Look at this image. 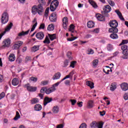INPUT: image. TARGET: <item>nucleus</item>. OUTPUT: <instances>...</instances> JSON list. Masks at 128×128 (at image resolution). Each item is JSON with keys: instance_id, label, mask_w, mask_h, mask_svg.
<instances>
[{"instance_id": "1", "label": "nucleus", "mask_w": 128, "mask_h": 128, "mask_svg": "<svg viewBox=\"0 0 128 128\" xmlns=\"http://www.w3.org/2000/svg\"><path fill=\"white\" fill-rule=\"evenodd\" d=\"M61 82H58L52 85V86L49 88H42L40 90V92H46V94H50L52 92H54L56 90V88L58 86Z\"/></svg>"}, {"instance_id": "2", "label": "nucleus", "mask_w": 128, "mask_h": 128, "mask_svg": "<svg viewBox=\"0 0 128 128\" xmlns=\"http://www.w3.org/2000/svg\"><path fill=\"white\" fill-rule=\"evenodd\" d=\"M44 10V8L42 7V4H39L38 6L34 5L32 8V12L33 14H38L40 16H42Z\"/></svg>"}, {"instance_id": "3", "label": "nucleus", "mask_w": 128, "mask_h": 128, "mask_svg": "<svg viewBox=\"0 0 128 128\" xmlns=\"http://www.w3.org/2000/svg\"><path fill=\"white\" fill-rule=\"evenodd\" d=\"M108 24L111 28L108 30L109 32H118V29L117 28L118 23L116 20H110Z\"/></svg>"}, {"instance_id": "4", "label": "nucleus", "mask_w": 128, "mask_h": 128, "mask_svg": "<svg viewBox=\"0 0 128 128\" xmlns=\"http://www.w3.org/2000/svg\"><path fill=\"white\" fill-rule=\"evenodd\" d=\"M8 13L6 12V11H5L4 12V13L2 14V16L1 18V22L2 24H6L8 22Z\"/></svg>"}, {"instance_id": "5", "label": "nucleus", "mask_w": 128, "mask_h": 128, "mask_svg": "<svg viewBox=\"0 0 128 128\" xmlns=\"http://www.w3.org/2000/svg\"><path fill=\"white\" fill-rule=\"evenodd\" d=\"M104 124L102 122H92L90 124L91 128H102Z\"/></svg>"}, {"instance_id": "6", "label": "nucleus", "mask_w": 128, "mask_h": 128, "mask_svg": "<svg viewBox=\"0 0 128 128\" xmlns=\"http://www.w3.org/2000/svg\"><path fill=\"white\" fill-rule=\"evenodd\" d=\"M24 42L22 41H18L14 42V44L12 46L13 50H18L20 46H22Z\"/></svg>"}, {"instance_id": "7", "label": "nucleus", "mask_w": 128, "mask_h": 128, "mask_svg": "<svg viewBox=\"0 0 128 128\" xmlns=\"http://www.w3.org/2000/svg\"><path fill=\"white\" fill-rule=\"evenodd\" d=\"M58 18V16H56V12H52L50 16L49 17V20L52 22H56V20Z\"/></svg>"}, {"instance_id": "8", "label": "nucleus", "mask_w": 128, "mask_h": 128, "mask_svg": "<svg viewBox=\"0 0 128 128\" xmlns=\"http://www.w3.org/2000/svg\"><path fill=\"white\" fill-rule=\"evenodd\" d=\"M62 22L63 28L64 30H66V28H68V17L65 16L63 18Z\"/></svg>"}, {"instance_id": "9", "label": "nucleus", "mask_w": 128, "mask_h": 128, "mask_svg": "<svg viewBox=\"0 0 128 128\" xmlns=\"http://www.w3.org/2000/svg\"><path fill=\"white\" fill-rule=\"evenodd\" d=\"M24 88H27L28 90V92H36V87H32V86H30V84H27L24 86Z\"/></svg>"}, {"instance_id": "10", "label": "nucleus", "mask_w": 128, "mask_h": 128, "mask_svg": "<svg viewBox=\"0 0 128 128\" xmlns=\"http://www.w3.org/2000/svg\"><path fill=\"white\" fill-rule=\"evenodd\" d=\"M36 36L38 40H44V32H40L36 34Z\"/></svg>"}, {"instance_id": "11", "label": "nucleus", "mask_w": 128, "mask_h": 128, "mask_svg": "<svg viewBox=\"0 0 128 128\" xmlns=\"http://www.w3.org/2000/svg\"><path fill=\"white\" fill-rule=\"evenodd\" d=\"M12 22H10V24H8L6 27L5 28V30L4 32H2V33L4 34H6V32H10V29L12 28Z\"/></svg>"}, {"instance_id": "12", "label": "nucleus", "mask_w": 128, "mask_h": 128, "mask_svg": "<svg viewBox=\"0 0 128 128\" xmlns=\"http://www.w3.org/2000/svg\"><path fill=\"white\" fill-rule=\"evenodd\" d=\"M120 88L122 90L126 92V90H128V84L126 82L122 83L120 85Z\"/></svg>"}, {"instance_id": "13", "label": "nucleus", "mask_w": 128, "mask_h": 128, "mask_svg": "<svg viewBox=\"0 0 128 128\" xmlns=\"http://www.w3.org/2000/svg\"><path fill=\"white\" fill-rule=\"evenodd\" d=\"M96 16L98 20H100V22H104V20H106V18H104V16L100 14H96Z\"/></svg>"}, {"instance_id": "14", "label": "nucleus", "mask_w": 128, "mask_h": 128, "mask_svg": "<svg viewBox=\"0 0 128 128\" xmlns=\"http://www.w3.org/2000/svg\"><path fill=\"white\" fill-rule=\"evenodd\" d=\"M2 46L5 47H8L10 44V39H6L2 42Z\"/></svg>"}, {"instance_id": "15", "label": "nucleus", "mask_w": 128, "mask_h": 128, "mask_svg": "<svg viewBox=\"0 0 128 128\" xmlns=\"http://www.w3.org/2000/svg\"><path fill=\"white\" fill-rule=\"evenodd\" d=\"M32 24H34V25L32 26V28L30 30V32H34V30L38 26V22L36 21V18H34V19L32 21Z\"/></svg>"}, {"instance_id": "16", "label": "nucleus", "mask_w": 128, "mask_h": 128, "mask_svg": "<svg viewBox=\"0 0 128 128\" xmlns=\"http://www.w3.org/2000/svg\"><path fill=\"white\" fill-rule=\"evenodd\" d=\"M62 76V74L60 72H56L52 76V80H60Z\"/></svg>"}, {"instance_id": "17", "label": "nucleus", "mask_w": 128, "mask_h": 128, "mask_svg": "<svg viewBox=\"0 0 128 128\" xmlns=\"http://www.w3.org/2000/svg\"><path fill=\"white\" fill-rule=\"evenodd\" d=\"M40 45L34 46L31 48V51L32 52H36L40 50Z\"/></svg>"}, {"instance_id": "18", "label": "nucleus", "mask_w": 128, "mask_h": 128, "mask_svg": "<svg viewBox=\"0 0 128 128\" xmlns=\"http://www.w3.org/2000/svg\"><path fill=\"white\" fill-rule=\"evenodd\" d=\"M110 32L112 33L110 35V38H112V40H116V38H118V36L116 34L118 32Z\"/></svg>"}, {"instance_id": "19", "label": "nucleus", "mask_w": 128, "mask_h": 128, "mask_svg": "<svg viewBox=\"0 0 128 128\" xmlns=\"http://www.w3.org/2000/svg\"><path fill=\"white\" fill-rule=\"evenodd\" d=\"M28 32H30V30L25 32L24 31H22L21 32L18 34V36H19V38H22V36L28 34Z\"/></svg>"}, {"instance_id": "20", "label": "nucleus", "mask_w": 128, "mask_h": 128, "mask_svg": "<svg viewBox=\"0 0 128 128\" xmlns=\"http://www.w3.org/2000/svg\"><path fill=\"white\" fill-rule=\"evenodd\" d=\"M52 112L53 114H58V112H60V107L58 106H54L52 109Z\"/></svg>"}, {"instance_id": "21", "label": "nucleus", "mask_w": 128, "mask_h": 128, "mask_svg": "<svg viewBox=\"0 0 128 128\" xmlns=\"http://www.w3.org/2000/svg\"><path fill=\"white\" fill-rule=\"evenodd\" d=\"M122 58L124 60H127L128 58V49L127 50H125L124 51H122Z\"/></svg>"}, {"instance_id": "22", "label": "nucleus", "mask_w": 128, "mask_h": 128, "mask_svg": "<svg viewBox=\"0 0 128 128\" xmlns=\"http://www.w3.org/2000/svg\"><path fill=\"white\" fill-rule=\"evenodd\" d=\"M116 89V83L114 82L111 84L110 86V90L111 92H114Z\"/></svg>"}, {"instance_id": "23", "label": "nucleus", "mask_w": 128, "mask_h": 128, "mask_svg": "<svg viewBox=\"0 0 128 128\" xmlns=\"http://www.w3.org/2000/svg\"><path fill=\"white\" fill-rule=\"evenodd\" d=\"M74 74V71L72 70L71 72L69 74L66 76L62 80H66V78H72V76Z\"/></svg>"}, {"instance_id": "24", "label": "nucleus", "mask_w": 128, "mask_h": 128, "mask_svg": "<svg viewBox=\"0 0 128 128\" xmlns=\"http://www.w3.org/2000/svg\"><path fill=\"white\" fill-rule=\"evenodd\" d=\"M48 36L50 39V40H54L56 39V34H48Z\"/></svg>"}, {"instance_id": "25", "label": "nucleus", "mask_w": 128, "mask_h": 128, "mask_svg": "<svg viewBox=\"0 0 128 128\" xmlns=\"http://www.w3.org/2000/svg\"><path fill=\"white\" fill-rule=\"evenodd\" d=\"M52 100V98L46 97L44 100V106H46Z\"/></svg>"}, {"instance_id": "26", "label": "nucleus", "mask_w": 128, "mask_h": 128, "mask_svg": "<svg viewBox=\"0 0 128 128\" xmlns=\"http://www.w3.org/2000/svg\"><path fill=\"white\" fill-rule=\"evenodd\" d=\"M104 12H110L112 10V8L110 5H107L105 6V8H104Z\"/></svg>"}, {"instance_id": "27", "label": "nucleus", "mask_w": 128, "mask_h": 128, "mask_svg": "<svg viewBox=\"0 0 128 128\" xmlns=\"http://www.w3.org/2000/svg\"><path fill=\"white\" fill-rule=\"evenodd\" d=\"M94 101L92 100H89L88 102V104H87V108H94Z\"/></svg>"}, {"instance_id": "28", "label": "nucleus", "mask_w": 128, "mask_h": 128, "mask_svg": "<svg viewBox=\"0 0 128 128\" xmlns=\"http://www.w3.org/2000/svg\"><path fill=\"white\" fill-rule=\"evenodd\" d=\"M116 14H117L118 15V16H119V18H120V20H124V17L122 16V14L120 12V10H116Z\"/></svg>"}, {"instance_id": "29", "label": "nucleus", "mask_w": 128, "mask_h": 128, "mask_svg": "<svg viewBox=\"0 0 128 128\" xmlns=\"http://www.w3.org/2000/svg\"><path fill=\"white\" fill-rule=\"evenodd\" d=\"M87 26L89 28H94V22L92 21H89L87 23Z\"/></svg>"}, {"instance_id": "30", "label": "nucleus", "mask_w": 128, "mask_h": 128, "mask_svg": "<svg viewBox=\"0 0 128 128\" xmlns=\"http://www.w3.org/2000/svg\"><path fill=\"white\" fill-rule=\"evenodd\" d=\"M86 84L87 86H90V88H94V82H92L91 81H86Z\"/></svg>"}, {"instance_id": "31", "label": "nucleus", "mask_w": 128, "mask_h": 128, "mask_svg": "<svg viewBox=\"0 0 128 128\" xmlns=\"http://www.w3.org/2000/svg\"><path fill=\"white\" fill-rule=\"evenodd\" d=\"M51 4L54 6L55 8L58 6V0H54L52 2Z\"/></svg>"}, {"instance_id": "32", "label": "nucleus", "mask_w": 128, "mask_h": 128, "mask_svg": "<svg viewBox=\"0 0 128 128\" xmlns=\"http://www.w3.org/2000/svg\"><path fill=\"white\" fill-rule=\"evenodd\" d=\"M8 58L10 62H14V60H16V56L14 54H10Z\"/></svg>"}, {"instance_id": "33", "label": "nucleus", "mask_w": 128, "mask_h": 128, "mask_svg": "<svg viewBox=\"0 0 128 128\" xmlns=\"http://www.w3.org/2000/svg\"><path fill=\"white\" fill-rule=\"evenodd\" d=\"M42 106L40 104H37L34 106V110H35L40 111L42 110Z\"/></svg>"}, {"instance_id": "34", "label": "nucleus", "mask_w": 128, "mask_h": 128, "mask_svg": "<svg viewBox=\"0 0 128 128\" xmlns=\"http://www.w3.org/2000/svg\"><path fill=\"white\" fill-rule=\"evenodd\" d=\"M70 60H64V64H63L62 67L66 68V66H68V64H70Z\"/></svg>"}, {"instance_id": "35", "label": "nucleus", "mask_w": 128, "mask_h": 128, "mask_svg": "<svg viewBox=\"0 0 128 128\" xmlns=\"http://www.w3.org/2000/svg\"><path fill=\"white\" fill-rule=\"evenodd\" d=\"M106 48L108 52H111V50H114V46H112V44H108L106 46Z\"/></svg>"}, {"instance_id": "36", "label": "nucleus", "mask_w": 128, "mask_h": 128, "mask_svg": "<svg viewBox=\"0 0 128 128\" xmlns=\"http://www.w3.org/2000/svg\"><path fill=\"white\" fill-rule=\"evenodd\" d=\"M43 42L44 44H50V40L48 36H46L44 40L43 41Z\"/></svg>"}, {"instance_id": "37", "label": "nucleus", "mask_w": 128, "mask_h": 128, "mask_svg": "<svg viewBox=\"0 0 128 128\" xmlns=\"http://www.w3.org/2000/svg\"><path fill=\"white\" fill-rule=\"evenodd\" d=\"M38 98H34L31 100V104H38Z\"/></svg>"}, {"instance_id": "38", "label": "nucleus", "mask_w": 128, "mask_h": 128, "mask_svg": "<svg viewBox=\"0 0 128 128\" xmlns=\"http://www.w3.org/2000/svg\"><path fill=\"white\" fill-rule=\"evenodd\" d=\"M74 24H72L70 26V28L68 29L69 32H74Z\"/></svg>"}, {"instance_id": "39", "label": "nucleus", "mask_w": 128, "mask_h": 128, "mask_svg": "<svg viewBox=\"0 0 128 128\" xmlns=\"http://www.w3.org/2000/svg\"><path fill=\"white\" fill-rule=\"evenodd\" d=\"M54 30V26L52 25H48V30H49V32H52Z\"/></svg>"}, {"instance_id": "40", "label": "nucleus", "mask_w": 128, "mask_h": 128, "mask_svg": "<svg viewBox=\"0 0 128 128\" xmlns=\"http://www.w3.org/2000/svg\"><path fill=\"white\" fill-rule=\"evenodd\" d=\"M18 118H20V113H18V112H16V116L14 118V120H18Z\"/></svg>"}, {"instance_id": "41", "label": "nucleus", "mask_w": 128, "mask_h": 128, "mask_svg": "<svg viewBox=\"0 0 128 128\" xmlns=\"http://www.w3.org/2000/svg\"><path fill=\"white\" fill-rule=\"evenodd\" d=\"M50 12V8H47L45 10V12L44 14V16L46 18H48V13Z\"/></svg>"}, {"instance_id": "42", "label": "nucleus", "mask_w": 128, "mask_h": 128, "mask_svg": "<svg viewBox=\"0 0 128 128\" xmlns=\"http://www.w3.org/2000/svg\"><path fill=\"white\" fill-rule=\"evenodd\" d=\"M121 50H122V52H124V50H128V46L126 44H123L121 46Z\"/></svg>"}, {"instance_id": "43", "label": "nucleus", "mask_w": 128, "mask_h": 128, "mask_svg": "<svg viewBox=\"0 0 128 128\" xmlns=\"http://www.w3.org/2000/svg\"><path fill=\"white\" fill-rule=\"evenodd\" d=\"M89 2L90 4H91V5L92 6H93V8H96L98 6L96 5V4L92 0H89Z\"/></svg>"}, {"instance_id": "44", "label": "nucleus", "mask_w": 128, "mask_h": 128, "mask_svg": "<svg viewBox=\"0 0 128 128\" xmlns=\"http://www.w3.org/2000/svg\"><path fill=\"white\" fill-rule=\"evenodd\" d=\"M12 86H18L20 84V81L18 80H12Z\"/></svg>"}, {"instance_id": "45", "label": "nucleus", "mask_w": 128, "mask_h": 128, "mask_svg": "<svg viewBox=\"0 0 128 128\" xmlns=\"http://www.w3.org/2000/svg\"><path fill=\"white\" fill-rule=\"evenodd\" d=\"M98 60H94L92 61L93 66H98Z\"/></svg>"}, {"instance_id": "46", "label": "nucleus", "mask_w": 128, "mask_h": 128, "mask_svg": "<svg viewBox=\"0 0 128 128\" xmlns=\"http://www.w3.org/2000/svg\"><path fill=\"white\" fill-rule=\"evenodd\" d=\"M76 61H72L70 62V68H74V66H76Z\"/></svg>"}, {"instance_id": "47", "label": "nucleus", "mask_w": 128, "mask_h": 128, "mask_svg": "<svg viewBox=\"0 0 128 128\" xmlns=\"http://www.w3.org/2000/svg\"><path fill=\"white\" fill-rule=\"evenodd\" d=\"M48 84H50V82L46 80H43L41 82L42 86H48Z\"/></svg>"}, {"instance_id": "48", "label": "nucleus", "mask_w": 128, "mask_h": 128, "mask_svg": "<svg viewBox=\"0 0 128 128\" xmlns=\"http://www.w3.org/2000/svg\"><path fill=\"white\" fill-rule=\"evenodd\" d=\"M88 52L87 53L88 54H94V50L92 48H88Z\"/></svg>"}, {"instance_id": "49", "label": "nucleus", "mask_w": 128, "mask_h": 128, "mask_svg": "<svg viewBox=\"0 0 128 128\" xmlns=\"http://www.w3.org/2000/svg\"><path fill=\"white\" fill-rule=\"evenodd\" d=\"M56 9V7H55L53 5H52V4H50V10H51V12H54V10Z\"/></svg>"}, {"instance_id": "50", "label": "nucleus", "mask_w": 128, "mask_h": 128, "mask_svg": "<svg viewBox=\"0 0 128 128\" xmlns=\"http://www.w3.org/2000/svg\"><path fill=\"white\" fill-rule=\"evenodd\" d=\"M108 2L112 6H114V2H112V0H108Z\"/></svg>"}, {"instance_id": "51", "label": "nucleus", "mask_w": 128, "mask_h": 128, "mask_svg": "<svg viewBox=\"0 0 128 128\" xmlns=\"http://www.w3.org/2000/svg\"><path fill=\"white\" fill-rule=\"evenodd\" d=\"M128 44V40H122V42L120 44V46H122L124 44Z\"/></svg>"}, {"instance_id": "52", "label": "nucleus", "mask_w": 128, "mask_h": 128, "mask_svg": "<svg viewBox=\"0 0 128 128\" xmlns=\"http://www.w3.org/2000/svg\"><path fill=\"white\" fill-rule=\"evenodd\" d=\"M29 60H32V58H30V56H26L25 58V62H29Z\"/></svg>"}, {"instance_id": "53", "label": "nucleus", "mask_w": 128, "mask_h": 128, "mask_svg": "<svg viewBox=\"0 0 128 128\" xmlns=\"http://www.w3.org/2000/svg\"><path fill=\"white\" fill-rule=\"evenodd\" d=\"M70 102H72V106H74V104H76V100H70Z\"/></svg>"}, {"instance_id": "54", "label": "nucleus", "mask_w": 128, "mask_h": 128, "mask_svg": "<svg viewBox=\"0 0 128 128\" xmlns=\"http://www.w3.org/2000/svg\"><path fill=\"white\" fill-rule=\"evenodd\" d=\"M4 96H6V94L4 93V92H2L0 94V100H2V98H4Z\"/></svg>"}, {"instance_id": "55", "label": "nucleus", "mask_w": 128, "mask_h": 128, "mask_svg": "<svg viewBox=\"0 0 128 128\" xmlns=\"http://www.w3.org/2000/svg\"><path fill=\"white\" fill-rule=\"evenodd\" d=\"M124 98L125 100H128V94L125 93L124 96Z\"/></svg>"}, {"instance_id": "56", "label": "nucleus", "mask_w": 128, "mask_h": 128, "mask_svg": "<svg viewBox=\"0 0 128 128\" xmlns=\"http://www.w3.org/2000/svg\"><path fill=\"white\" fill-rule=\"evenodd\" d=\"M108 68H110V66H106L104 68V72L105 74H106V72H108Z\"/></svg>"}, {"instance_id": "57", "label": "nucleus", "mask_w": 128, "mask_h": 128, "mask_svg": "<svg viewBox=\"0 0 128 128\" xmlns=\"http://www.w3.org/2000/svg\"><path fill=\"white\" fill-rule=\"evenodd\" d=\"M40 30H44V24H40L39 27Z\"/></svg>"}, {"instance_id": "58", "label": "nucleus", "mask_w": 128, "mask_h": 128, "mask_svg": "<svg viewBox=\"0 0 128 128\" xmlns=\"http://www.w3.org/2000/svg\"><path fill=\"white\" fill-rule=\"evenodd\" d=\"M94 32H95V34H98V32H100V28H96L94 29Z\"/></svg>"}, {"instance_id": "59", "label": "nucleus", "mask_w": 128, "mask_h": 128, "mask_svg": "<svg viewBox=\"0 0 128 128\" xmlns=\"http://www.w3.org/2000/svg\"><path fill=\"white\" fill-rule=\"evenodd\" d=\"M92 38V35L90 34H88L84 37L85 38Z\"/></svg>"}, {"instance_id": "60", "label": "nucleus", "mask_w": 128, "mask_h": 128, "mask_svg": "<svg viewBox=\"0 0 128 128\" xmlns=\"http://www.w3.org/2000/svg\"><path fill=\"white\" fill-rule=\"evenodd\" d=\"M77 104L79 108H82V102L78 103Z\"/></svg>"}, {"instance_id": "61", "label": "nucleus", "mask_w": 128, "mask_h": 128, "mask_svg": "<svg viewBox=\"0 0 128 128\" xmlns=\"http://www.w3.org/2000/svg\"><path fill=\"white\" fill-rule=\"evenodd\" d=\"M118 54H120V52L118 51H116L113 54V56H116Z\"/></svg>"}, {"instance_id": "62", "label": "nucleus", "mask_w": 128, "mask_h": 128, "mask_svg": "<svg viewBox=\"0 0 128 128\" xmlns=\"http://www.w3.org/2000/svg\"><path fill=\"white\" fill-rule=\"evenodd\" d=\"M30 80H38V78L36 77H31L30 78Z\"/></svg>"}, {"instance_id": "63", "label": "nucleus", "mask_w": 128, "mask_h": 128, "mask_svg": "<svg viewBox=\"0 0 128 128\" xmlns=\"http://www.w3.org/2000/svg\"><path fill=\"white\" fill-rule=\"evenodd\" d=\"M106 114V112L103 111V112H100V115L102 116H104Z\"/></svg>"}, {"instance_id": "64", "label": "nucleus", "mask_w": 128, "mask_h": 128, "mask_svg": "<svg viewBox=\"0 0 128 128\" xmlns=\"http://www.w3.org/2000/svg\"><path fill=\"white\" fill-rule=\"evenodd\" d=\"M56 128H64V126L62 125V124H60L58 125Z\"/></svg>"}]
</instances>
